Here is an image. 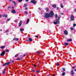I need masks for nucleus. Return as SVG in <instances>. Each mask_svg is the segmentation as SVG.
Here are the masks:
<instances>
[{"mask_svg": "<svg viewBox=\"0 0 76 76\" xmlns=\"http://www.w3.org/2000/svg\"><path fill=\"white\" fill-rule=\"evenodd\" d=\"M53 11H51L50 13H47L45 14L44 18H51L53 16Z\"/></svg>", "mask_w": 76, "mask_h": 76, "instance_id": "obj_1", "label": "nucleus"}, {"mask_svg": "<svg viewBox=\"0 0 76 76\" xmlns=\"http://www.w3.org/2000/svg\"><path fill=\"white\" fill-rule=\"evenodd\" d=\"M55 19L56 21H55L53 22L54 24L55 25H57V23H58V24H60V21H59L58 20L57 18H55Z\"/></svg>", "mask_w": 76, "mask_h": 76, "instance_id": "obj_2", "label": "nucleus"}, {"mask_svg": "<svg viewBox=\"0 0 76 76\" xmlns=\"http://www.w3.org/2000/svg\"><path fill=\"white\" fill-rule=\"evenodd\" d=\"M70 19L71 21H73V20H75V17L74 16V15H71Z\"/></svg>", "mask_w": 76, "mask_h": 76, "instance_id": "obj_3", "label": "nucleus"}, {"mask_svg": "<svg viewBox=\"0 0 76 76\" xmlns=\"http://www.w3.org/2000/svg\"><path fill=\"white\" fill-rule=\"evenodd\" d=\"M5 54V51H3L1 53L0 56H4Z\"/></svg>", "mask_w": 76, "mask_h": 76, "instance_id": "obj_4", "label": "nucleus"}, {"mask_svg": "<svg viewBox=\"0 0 76 76\" xmlns=\"http://www.w3.org/2000/svg\"><path fill=\"white\" fill-rule=\"evenodd\" d=\"M22 21L21 20L20 21V22L18 26L19 27H20V26H21L22 25Z\"/></svg>", "mask_w": 76, "mask_h": 76, "instance_id": "obj_5", "label": "nucleus"}, {"mask_svg": "<svg viewBox=\"0 0 76 76\" xmlns=\"http://www.w3.org/2000/svg\"><path fill=\"white\" fill-rule=\"evenodd\" d=\"M31 3L35 4V3H37V1L35 0H32L31 1Z\"/></svg>", "mask_w": 76, "mask_h": 76, "instance_id": "obj_6", "label": "nucleus"}, {"mask_svg": "<svg viewBox=\"0 0 76 76\" xmlns=\"http://www.w3.org/2000/svg\"><path fill=\"white\" fill-rule=\"evenodd\" d=\"M10 64V62H9L8 63L7 62L3 64V66H6L7 65H9Z\"/></svg>", "mask_w": 76, "mask_h": 76, "instance_id": "obj_7", "label": "nucleus"}, {"mask_svg": "<svg viewBox=\"0 0 76 76\" xmlns=\"http://www.w3.org/2000/svg\"><path fill=\"white\" fill-rule=\"evenodd\" d=\"M13 41H18L19 40V39L18 38H14L13 39Z\"/></svg>", "mask_w": 76, "mask_h": 76, "instance_id": "obj_8", "label": "nucleus"}, {"mask_svg": "<svg viewBox=\"0 0 76 76\" xmlns=\"http://www.w3.org/2000/svg\"><path fill=\"white\" fill-rule=\"evenodd\" d=\"M64 34L65 35H67V34H68L67 31L66 30H65V31H64Z\"/></svg>", "mask_w": 76, "mask_h": 76, "instance_id": "obj_9", "label": "nucleus"}, {"mask_svg": "<svg viewBox=\"0 0 76 76\" xmlns=\"http://www.w3.org/2000/svg\"><path fill=\"white\" fill-rule=\"evenodd\" d=\"M7 10H11V7L10 6L8 7Z\"/></svg>", "mask_w": 76, "mask_h": 76, "instance_id": "obj_10", "label": "nucleus"}, {"mask_svg": "<svg viewBox=\"0 0 76 76\" xmlns=\"http://www.w3.org/2000/svg\"><path fill=\"white\" fill-rule=\"evenodd\" d=\"M12 13H16V11H15V10H12Z\"/></svg>", "mask_w": 76, "mask_h": 76, "instance_id": "obj_11", "label": "nucleus"}, {"mask_svg": "<svg viewBox=\"0 0 76 76\" xmlns=\"http://www.w3.org/2000/svg\"><path fill=\"white\" fill-rule=\"evenodd\" d=\"M52 7H53V8H56V4H54L52 5Z\"/></svg>", "mask_w": 76, "mask_h": 76, "instance_id": "obj_12", "label": "nucleus"}, {"mask_svg": "<svg viewBox=\"0 0 76 76\" xmlns=\"http://www.w3.org/2000/svg\"><path fill=\"white\" fill-rule=\"evenodd\" d=\"M71 74L72 75H73L74 74V72H73V70H72L71 71Z\"/></svg>", "mask_w": 76, "mask_h": 76, "instance_id": "obj_13", "label": "nucleus"}, {"mask_svg": "<svg viewBox=\"0 0 76 76\" xmlns=\"http://www.w3.org/2000/svg\"><path fill=\"white\" fill-rule=\"evenodd\" d=\"M29 19H28L27 20V23L26 24H28V23H29Z\"/></svg>", "mask_w": 76, "mask_h": 76, "instance_id": "obj_14", "label": "nucleus"}, {"mask_svg": "<svg viewBox=\"0 0 76 76\" xmlns=\"http://www.w3.org/2000/svg\"><path fill=\"white\" fill-rule=\"evenodd\" d=\"M64 45H69V44H68V43H64Z\"/></svg>", "mask_w": 76, "mask_h": 76, "instance_id": "obj_15", "label": "nucleus"}, {"mask_svg": "<svg viewBox=\"0 0 76 76\" xmlns=\"http://www.w3.org/2000/svg\"><path fill=\"white\" fill-rule=\"evenodd\" d=\"M28 39L30 41H32V39L31 38H29Z\"/></svg>", "mask_w": 76, "mask_h": 76, "instance_id": "obj_16", "label": "nucleus"}, {"mask_svg": "<svg viewBox=\"0 0 76 76\" xmlns=\"http://www.w3.org/2000/svg\"><path fill=\"white\" fill-rule=\"evenodd\" d=\"M3 17H5V18H6L7 16V15L6 14H4V15H3Z\"/></svg>", "mask_w": 76, "mask_h": 76, "instance_id": "obj_17", "label": "nucleus"}, {"mask_svg": "<svg viewBox=\"0 0 76 76\" xmlns=\"http://www.w3.org/2000/svg\"><path fill=\"white\" fill-rule=\"evenodd\" d=\"M67 41H72V40L71 39H69L67 40Z\"/></svg>", "mask_w": 76, "mask_h": 76, "instance_id": "obj_18", "label": "nucleus"}, {"mask_svg": "<svg viewBox=\"0 0 76 76\" xmlns=\"http://www.w3.org/2000/svg\"><path fill=\"white\" fill-rule=\"evenodd\" d=\"M60 6L61 8H63V4H61Z\"/></svg>", "mask_w": 76, "mask_h": 76, "instance_id": "obj_19", "label": "nucleus"}, {"mask_svg": "<svg viewBox=\"0 0 76 76\" xmlns=\"http://www.w3.org/2000/svg\"><path fill=\"white\" fill-rule=\"evenodd\" d=\"M5 48V46H2L1 47V48L2 49H4Z\"/></svg>", "mask_w": 76, "mask_h": 76, "instance_id": "obj_20", "label": "nucleus"}, {"mask_svg": "<svg viewBox=\"0 0 76 76\" xmlns=\"http://www.w3.org/2000/svg\"><path fill=\"white\" fill-rule=\"evenodd\" d=\"M36 72L37 73H39L40 71H39V70H36Z\"/></svg>", "mask_w": 76, "mask_h": 76, "instance_id": "obj_21", "label": "nucleus"}, {"mask_svg": "<svg viewBox=\"0 0 76 76\" xmlns=\"http://www.w3.org/2000/svg\"><path fill=\"white\" fill-rule=\"evenodd\" d=\"M24 31V29H23L21 28L20 29V31L21 32H22V31Z\"/></svg>", "mask_w": 76, "mask_h": 76, "instance_id": "obj_22", "label": "nucleus"}, {"mask_svg": "<svg viewBox=\"0 0 76 76\" xmlns=\"http://www.w3.org/2000/svg\"><path fill=\"white\" fill-rule=\"evenodd\" d=\"M27 6V4H24V7H26Z\"/></svg>", "mask_w": 76, "mask_h": 76, "instance_id": "obj_23", "label": "nucleus"}, {"mask_svg": "<svg viewBox=\"0 0 76 76\" xmlns=\"http://www.w3.org/2000/svg\"><path fill=\"white\" fill-rule=\"evenodd\" d=\"M46 11L47 12H48V11H49V9H48V8H47L46 9Z\"/></svg>", "mask_w": 76, "mask_h": 76, "instance_id": "obj_24", "label": "nucleus"}, {"mask_svg": "<svg viewBox=\"0 0 76 76\" xmlns=\"http://www.w3.org/2000/svg\"><path fill=\"white\" fill-rule=\"evenodd\" d=\"M60 17H61L60 15H59V16L58 17V20H60Z\"/></svg>", "mask_w": 76, "mask_h": 76, "instance_id": "obj_25", "label": "nucleus"}, {"mask_svg": "<svg viewBox=\"0 0 76 76\" xmlns=\"http://www.w3.org/2000/svg\"><path fill=\"white\" fill-rule=\"evenodd\" d=\"M70 29L71 30V31H73V30H74V29L72 27L70 28Z\"/></svg>", "mask_w": 76, "mask_h": 76, "instance_id": "obj_26", "label": "nucleus"}, {"mask_svg": "<svg viewBox=\"0 0 76 76\" xmlns=\"http://www.w3.org/2000/svg\"><path fill=\"white\" fill-rule=\"evenodd\" d=\"M36 53H37V54H41V53L39 52L38 51L36 52Z\"/></svg>", "mask_w": 76, "mask_h": 76, "instance_id": "obj_27", "label": "nucleus"}, {"mask_svg": "<svg viewBox=\"0 0 76 76\" xmlns=\"http://www.w3.org/2000/svg\"><path fill=\"white\" fill-rule=\"evenodd\" d=\"M6 52H9V50L7 49L5 50Z\"/></svg>", "mask_w": 76, "mask_h": 76, "instance_id": "obj_28", "label": "nucleus"}, {"mask_svg": "<svg viewBox=\"0 0 76 76\" xmlns=\"http://www.w3.org/2000/svg\"><path fill=\"white\" fill-rule=\"evenodd\" d=\"M76 26V24L75 23H74L73 25V27H75V26Z\"/></svg>", "mask_w": 76, "mask_h": 76, "instance_id": "obj_29", "label": "nucleus"}, {"mask_svg": "<svg viewBox=\"0 0 76 76\" xmlns=\"http://www.w3.org/2000/svg\"><path fill=\"white\" fill-rule=\"evenodd\" d=\"M55 17L56 18H57L58 17H57V14H56V15H55Z\"/></svg>", "mask_w": 76, "mask_h": 76, "instance_id": "obj_30", "label": "nucleus"}, {"mask_svg": "<svg viewBox=\"0 0 76 76\" xmlns=\"http://www.w3.org/2000/svg\"><path fill=\"white\" fill-rule=\"evenodd\" d=\"M62 75L63 76H64V75H65V72H63L62 73Z\"/></svg>", "mask_w": 76, "mask_h": 76, "instance_id": "obj_31", "label": "nucleus"}, {"mask_svg": "<svg viewBox=\"0 0 76 76\" xmlns=\"http://www.w3.org/2000/svg\"><path fill=\"white\" fill-rule=\"evenodd\" d=\"M18 1H19V2H21L22 1V0H18Z\"/></svg>", "mask_w": 76, "mask_h": 76, "instance_id": "obj_32", "label": "nucleus"}, {"mask_svg": "<svg viewBox=\"0 0 76 76\" xmlns=\"http://www.w3.org/2000/svg\"><path fill=\"white\" fill-rule=\"evenodd\" d=\"M12 3H14V4H16V2H15L14 1H12Z\"/></svg>", "mask_w": 76, "mask_h": 76, "instance_id": "obj_33", "label": "nucleus"}, {"mask_svg": "<svg viewBox=\"0 0 76 76\" xmlns=\"http://www.w3.org/2000/svg\"><path fill=\"white\" fill-rule=\"evenodd\" d=\"M10 19L8 18L7 19V21H10Z\"/></svg>", "mask_w": 76, "mask_h": 76, "instance_id": "obj_34", "label": "nucleus"}, {"mask_svg": "<svg viewBox=\"0 0 76 76\" xmlns=\"http://www.w3.org/2000/svg\"><path fill=\"white\" fill-rule=\"evenodd\" d=\"M5 32H6V33H8V30H6Z\"/></svg>", "mask_w": 76, "mask_h": 76, "instance_id": "obj_35", "label": "nucleus"}, {"mask_svg": "<svg viewBox=\"0 0 76 76\" xmlns=\"http://www.w3.org/2000/svg\"><path fill=\"white\" fill-rule=\"evenodd\" d=\"M26 41H27V42H29V40H28L27 39H26Z\"/></svg>", "mask_w": 76, "mask_h": 76, "instance_id": "obj_36", "label": "nucleus"}, {"mask_svg": "<svg viewBox=\"0 0 76 76\" xmlns=\"http://www.w3.org/2000/svg\"><path fill=\"white\" fill-rule=\"evenodd\" d=\"M63 71H65V68H63Z\"/></svg>", "mask_w": 76, "mask_h": 76, "instance_id": "obj_37", "label": "nucleus"}, {"mask_svg": "<svg viewBox=\"0 0 76 76\" xmlns=\"http://www.w3.org/2000/svg\"><path fill=\"white\" fill-rule=\"evenodd\" d=\"M60 15H63L64 14H63V13H60Z\"/></svg>", "mask_w": 76, "mask_h": 76, "instance_id": "obj_38", "label": "nucleus"}, {"mask_svg": "<svg viewBox=\"0 0 76 76\" xmlns=\"http://www.w3.org/2000/svg\"><path fill=\"white\" fill-rule=\"evenodd\" d=\"M17 56H18V55H17V54H16V55L15 56V57H17Z\"/></svg>", "mask_w": 76, "mask_h": 76, "instance_id": "obj_39", "label": "nucleus"}, {"mask_svg": "<svg viewBox=\"0 0 76 76\" xmlns=\"http://www.w3.org/2000/svg\"><path fill=\"white\" fill-rule=\"evenodd\" d=\"M57 66H59V64L58 63H57Z\"/></svg>", "mask_w": 76, "mask_h": 76, "instance_id": "obj_40", "label": "nucleus"}, {"mask_svg": "<svg viewBox=\"0 0 76 76\" xmlns=\"http://www.w3.org/2000/svg\"><path fill=\"white\" fill-rule=\"evenodd\" d=\"M25 12V13L26 14H27V12H26V11H25V12Z\"/></svg>", "mask_w": 76, "mask_h": 76, "instance_id": "obj_41", "label": "nucleus"}, {"mask_svg": "<svg viewBox=\"0 0 76 76\" xmlns=\"http://www.w3.org/2000/svg\"><path fill=\"white\" fill-rule=\"evenodd\" d=\"M35 37L36 38H38V36H35Z\"/></svg>", "mask_w": 76, "mask_h": 76, "instance_id": "obj_42", "label": "nucleus"}, {"mask_svg": "<svg viewBox=\"0 0 76 76\" xmlns=\"http://www.w3.org/2000/svg\"><path fill=\"white\" fill-rule=\"evenodd\" d=\"M39 10H41V9L40 8H39Z\"/></svg>", "mask_w": 76, "mask_h": 76, "instance_id": "obj_43", "label": "nucleus"}, {"mask_svg": "<svg viewBox=\"0 0 76 76\" xmlns=\"http://www.w3.org/2000/svg\"><path fill=\"white\" fill-rule=\"evenodd\" d=\"M1 16H2V15L0 14V18H1Z\"/></svg>", "mask_w": 76, "mask_h": 76, "instance_id": "obj_44", "label": "nucleus"}, {"mask_svg": "<svg viewBox=\"0 0 76 76\" xmlns=\"http://www.w3.org/2000/svg\"><path fill=\"white\" fill-rule=\"evenodd\" d=\"M34 67H36V66L35 65H34Z\"/></svg>", "mask_w": 76, "mask_h": 76, "instance_id": "obj_45", "label": "nucleus"}, {"mask_svg": "<svg viewBox=\"0 0 76 76\" xmlns=\"http://www.w3.org/2000/svg\"><path fill=\"white\" fill-rule=\"evenodd\" d=\"M4 72H6V69H4Z\"/></svg>", "mask_w": 76, "mask_h": 76, "instance_id": "obj_46", "label": "nucleus"}, {"mask_svg": "<svg viewBox=\"0 0 76 76\" xmlns=\"http://www.w3.org/2000/svg\"><path fill=\"white\" fill-rule=\"evenodd\" d=\"M25 10H27V9H28V8L27 7H26L25 8Z\"/></svg>", "mask_w": 76, "mask_h": 76, "instance_id": "obj_47", "label": "nucleus"}, {"mask_svg": "<svg viewBox=\"0 0 76 76\" xmlns=\"http://www.w3.org/2000/svg\"><path fill=\"white\" fill-rule=\"evenodd\" d=\"M17 60H20V59L18 58Z\"/></svg>", "mask_w": 76, "mask_h": 76, "instance_id": "obj_48", "label": "nucleus"}, {"mask_svg": "<svg viewBox=\"0 0 76 76\" xmlns=\"http://www.w3.org/2000/svg\"><path fill=\"white\" fill-rule=\"evenodd\" d=\"M72 69H75V67H72Z\"/></svg>", "mask_w": 76, "mask_h": 76, "instance_id": "obj_49", "label": "nucleus"}, {"mask_svg": "<svg viewBox=\"0 0 76 76\" xmlns=\"http://www.w3.org/2000/svg\"><path fill=\"white\" fill-rule=\"evenodd\" d=\"M3 73H4H4H5V72H4V71H3Z\"/></svg>", "mask_w": 76, "mask_h": 76, "instance_id": "obj_50", "label": "nucleus"}, {"mask_svg": "<svg viewBox=\"0 0 76 76\" xmlns=\"http://www.w3.org/2000/svg\"><path fill=\"white\" fill-rule=\"evenodd\" d=\"M26 54H25L23 56V57H25V56H26Z\"/></svg>", "mask_w": 76, "mask_h": 76, "instance_id": "obj_51", "label": "nucleus"}, {"mask_svg": "<svg viewBox=\"0 0 76 76\" xmlns=\"http://www.w3.org/2000/svg\"><path fill=\"white\" fill-rule=\"evenodd\" d=\"M32 71L33 72H35V71H34V70H32Z\"/></svg>", "mask_w": 76, "mask_h": 76, "instance_id": "obj_52", "label": "nucleus"}, {"mask_svg": "<svg viewBox=\"0 0 76 76\" xmlns=\"http://www.w3.org/2000/svg\"><path fill=\"white\" fill-rule=\"evenodd\" d=\"M12 63H14V61H12Z\"/></svg>", "mask_w": 76, "mask_h": 76, "instance_id": "obj_53", "label": "nucleus"}, {"mask_svg": "<svg viewBox=\"0 0 76 76\" xmlns=\"http://www.w3.org/2000/svg\"><path fill=\"white\" fill-rule=\"evenodd\" d=\"M29 0H26V1H28Z\"/></svg>", "mask_w": 76, "mask_h": 76, "instance_id": "obj_54", "label": "nucleus"}, {"mask_svg": "<svg viewBox=\"0 0 76 76\" xmlns=\"http://www.w3.org/2000/svg\"><path fill=\"white\" fill-rule=\"evenodd\" d=\"M57 10H58V9H59V8L57 7Z\"/></svg>", "mask_w": 76, "mask_h": 76, "instance_id": "obj_55", "label": "nucleus"}, {"mask_svg": "<svg viewBox=\"0 0 76 76\" xmlns=\"http://www.w3.org/2000/svg\"><path fill=\"white\" fill-rule=\"evenodd\" d=\"M15 22H17V21L16 20H15Z\"/></svg>", "mask_w": 76, "mask_h": 76, "instance_id": "obj_56", "label": "nucleus"}, {"mask_svg": "<svg viewBox=\"0 0 76 76\" xmlns=\"http://www.w3.org/2000/svg\"><path fill=\"white\" fill-rule=\"evenodd\" d=\"M74 70H75V72H76V69H75Z\"/></svg>", "mask_w": 76, "mask_h": 76, "instance_id": "obj_57", "label": "nucleus"}, {"mask_svg": "<svg viewBox=\"0 0 76 76\" xmlns=\"http://www.w3.org/2000/svg\"><path fill=\"white\" fill-rule=\"evenodd\" d=\"M12 9H13V8H14V7H12Z\"/></svg>", "mask_w": 76, "mask_h": 76, "instance_id": "obj_58", "label": "nucleus"}, {"mask_svg": "<svg viewBox=\"0 0 76 76\" xmlns=\"http://www.w3.org/2000/svg\"><path fill=\"white\" fill-rule=\"evenodd\" d=\"M75 12H76V9H75Z\"/></svg>", "mask_w": 76, "mask_h": 76, "instance_id": "obj_59", "label": "nucleus"}, {"mask_svg": "<svg viewBox=\"0 0 76 76\" xmlns=\"http://www.w3.org/2000/svg\"><path fill=\"white\" fill-rule=\"evenodd\" d=\"M66 0H63V1H66Z\"/></svg>", "mask_w": 76, "mask_h": 76, "instance_id": "obj_60", "label": "nucleus"}, {"mask_svg": "<svg viewBox=\"0 0 76 76\" xmlns=\"http://www.w3.org/2000/svg\"><path fill=\"white\" fill-rule=\"evenodd\" d=\"M0 31H2V30L1 29V30H0Z\"/></svg>", "mask_w": 76, "mask_h": 76, "instance_id": "obj_61", "label": "nucleus"}, {"mask_svg": "<svg viewBox=\"0 0 76 76\" xmlns=\"http://www.w3.org/2000/svg\"><path fill=\"white\" fill-rule=\"evenodd\" d=\"M53 76H55V75H53Z\"/></svg>", "mask_w": 76, "mask_h": 76, "instance_id": "obj_62", "label": "nucleus"}, {"mask_svg": "<svg viewBox=\"0 0 76 76\" xmlns=\"http://www.w3.org/2000/svg\"><path fill=\"white\" fill-rule=\"evenodd\" d=\"M7 35H8V34H7Z\"/></svg>", "mask_w": 76, "mask_h": 76, "instance_id": "obj_63", "label": "nucleus"}, {"mask_svg": "<svg viewBox=\"0 0 76 76\" xmlns=\"http://www.w3.org/2000/svg\"><path fill=\"white\" fill-rule=\"evenodd\" d=\"M34 76H35V75H34Z\"/></svg>", "mask_w": 76, "mask_h": 76, "instance_id": "obj_64", "label": "nucleus"}]
</instances>
